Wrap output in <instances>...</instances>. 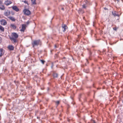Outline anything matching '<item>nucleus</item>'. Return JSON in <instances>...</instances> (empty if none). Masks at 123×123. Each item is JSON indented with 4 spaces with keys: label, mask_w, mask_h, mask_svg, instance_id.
<instances>
[{
    "label": "nucleus",
    "mask_w": 123,
    "mask_h": 123,
    "mask_svg": "<svg viewBox=\"0 0 123 123\" xmlns=\"http://www.w3.org/2000/svg\"><path fill=\"white\" fill-rule=\"evenodd\" d=\"M18 37V35L15 32L12 33L11 36L10 37V39L11 41L13 42V43H15L17 42V39Z\"/></svg>",
    "instance_id": "nucleus-1"
},
{
    "label": "nucleus",
    "mask_w": 123,
    "mask_h": 123,
    "mask_svg": "<svg viewBox=\"0 0 123 123\" xmlns=\"http://www.w3.org/2000/svg\"><path fill=\"white\" fill-rule=\"evenodd\" d=\"M41 43V42L39 40H34L32 43L33 47L35 46H38L39 44L40 45Z\"/></svg>",
    "instance_id": "nucleus-2"
},
{
    "label": "nucleus",
    "mask_w": 123,
    "mask_h": 123,
    "mask_svg": "<svg viewBox=\"0 0 123 123\" xmlns=\"http://www.w3.org/2000/svg\"><path fill=\"white\" fill-rule=\"evenodd\" d=\"M26 25L25 24H23L22 25V27L20 31L23 32H24L26 29Z\"/></svg>",
    "instance_id": "nucleus-3"
},
{
    "label": "nucleus",
    "mask_w": 123,
    "mask_h": 123,
    "mask_svg": "<svg viewBox=\"0 0 123 123\" xmlns=\"http://www.w3.org/2000/svg\"><path fill=\"white\" fill-rule=\"evenodd\" d=\"M24 13L25 15H30L31 13L30 11L26 9H25L24 11Z\"/></svg>",
    "instance_id": "nucleus-4"
},
{
    "label": "nucleus",
    "mask_w": 123,
    "mask_h": 123,
    "mask_svg": "<svg viewBox=\"0 0 123 123\" xmlns=\"http://www.w3.org/2000/svg\"><path fill=\"white\" fill-rule=\"evenodd\" d=\"M12 3V2L11 1L7 0L5 1L4 2V4L6 6L10 5Z\"/></svg>",
    "instance_id": "nucleus-5"
},
{
    "label": "nucleus",
    "mask_w": 123,
    "mask_h": 123,
    "mask_svg": "<svg viewBox=\"0 0 123 123\" xmlns=\"http://www.w3.org/2000/svg\"><path fill=\"white\" fill-rule=\"evenodd\" d=\"M10 14V10H7L5 11L4 12V15L6 16H9Z\"/></svg>",
    "instance_id": "nucleus-6"
},
{
    "label": "nucleus",
    "mask_w": 123,
    "mask_h": 123,
    "mask_svg": "<svg viewBox=\"0 0 123 123\" xmlns=\"http://www.w3.org/2000/svg\"><path fill=\"white\" fill-rule=\"evenodd\" d=\"M12 9L16 12H18L19 11V9L16 6H12Z\"/></svg>",
    "instance_id": "nucleus-7"
},
{
    "label": "nucleus",
    "mask_w": 123,
    "mask_h": 123,
    "mask_svg": "<svg viewBox=\"0 0 123 123\" xmlns=\"http://www.w3.org/2000/svg\"><path fill=\"white\" fill-rule=\"evenodd\" d=\"M1 24L3 25H5L7 24L6 21L4 19H2L0 20Z\"/></svg>",
    "instance_id": "nucleus-8"
},
{
    "label": "nucleus",
    "mask_w": 123,
    "mask_h": 123,
    "mask_svg": "<svg viewBox=\"0 0 123 123\" xmlns=\"http://www.w3.org/2000/svg\"><path fill=\"white\" fill-rule=\"evenodd\" d=\"M4 50L2 48L0 49V57L2 56L4 54Z\"/></svg>",
    "instance_id": "nucleus-9"
},
{
    "label": "nucleus",
    "mask_w": 123,
    "mask_h": 123,
    "mask_svg": "<svg viewBox=\"0 0 123 123\" xmlns=\"http://www.w3.org/2000/svg\"><path fill=\"white\" fill-rule=\"evenodd\" d=\"M62 28L64 29V30H63V32H65L66 30L67 29V26L65 25H62Z\"/></svg>",
    "instance_id": "nucleus-10"
},
{
    "label": "nucleus",
    "mask_w": 123,
    "mask_h": 123,
    "mask_svg": "<svg viewBox=\"0 0 123 123\" xmlns=\"http://www.w3.org/2000/svg\"><path fill=\"white\" fill-rule=\"evenodd\" d=\"M11 27L13 29H15L17 28L16 26L14 24H11L10 25Z\"/></svg>",
    "instance_id": "nucleus-11"
},
{
    "label": "nucleus",
    "mask_w": 123,
    "mask_h": 123,
    "mask_svg": "<svg viewBox=\"0 0 123 123\" xmlns=\"http://www.w3.org/2000/svg\"><path fill=\"white\" fill-rule=\"evenodd\" d=\"M8 48L10 50H13L14 49L13 46L12 45H9L8 47Z\"/></svg>",
    "instance_id": "nucleus-12"
},
{
    "label": "nucleus",
    "mask_w": 123,
    "mask_h": 123,
    "mask_svg": "<svg viewBox=\"0 0 123 123\" xmlns=\"http://www.w3.org/2000/svg\"><path fill=\"white\" fill-rule=\"evenodd\" d=\"M8 17L12 21H14L15 20V19L14 17H11L9 16Z\"/></svg>",
    "instance_id": "nucleus-13"
},
{
    "label": "nucleus",
    "mask_w": 123,
    "mask_h": 123,
    "mask_svg": "<svg viewBox=\"0 0 123 123\" xmlns=\"http://www.w3.org/2000/svg\"><path fill=\"white\" fill-rule=\"evenodd\" d=\"M0 9L2 10H4L5 9V7L3 5H0Z\"/></svg>",
    "instance_id": "nucleus-14"
},
{
    "label": "nucleus",
    "mask_w": 123,
    "mask_h": 123,
    "mask_svg": "<svg viewBox=\"0 0 123 123\" xmlns=\"http://www.w3.org/2000/svg\"><path fill=\"white\" fill-rule=\"evenodd\" d=\"M0 30L2 32H4V28L0 25Z\"/></svg>",
    "instance_id": "nucleus-15"
},
{
    "label": "nucleus",
    "mask_w": 123,
    "mask_h": 123,
    "mask_svg": "<svg viewBox=\"0 0 123 123\" xmlns=\"http://www.w3.org/2000/svg\"><path fill=\"white\" fill-rule=\"evenodd\" d=\"M36 0H31L32 3L33 4H36Z\"/></svg>",
    "instance_id": "nucleus-16"
},
{
    "label": "nucleus",
    "mask_w": 123,
    "mask_h": 123,
    "mask_svg": "<svg viewBox=\"0 0 123 123\" xmlns=\"http://www.w3.org/2000/svg\"><path fill=\"white\" fill-rule=\"evenodd\" d=\"M58 74L56 73H54L53 74V76L54 77H58Z\"/></svg>",
    "instance_id": "nucleus-17"
},
{
    "label": "nucleus",
    "mask_w": 123,
    "mask_h": 123,
    "mask_svg": "<svg viewBox=\"0 0 123 123\" xmlns=\"http://www.w3.org/2000/svg\"><path fill=\"white\" fill-rule=\"evenodd\" d=\"M56 105L57 106L59 104L60 101H57L55 102Z\"/></svg>",
    "instance_id": "nucleus-18"
},
{
    "label": "nucleus",
    "mask_w": 123,
    "mask_h": 123,
    "mask_svg": "<svg viewBox=\"0 0 123 123\" xmlns=\"http://www.w3.org/2000/svg\"><path fill=\"white\" fill-rule=\"evenodd\" d=\"M118 28V27H117L116 26H115V27L113 28V29L114 30L116 31H117V29Z\"/></svg>",
    "instance_id": "nucleus-19"
},
{
    "label": "nucleus",
    "mask_w": 123,
    "mask_h": 123,
    "mask_svg": "<svg viewBox=\"0 0 123 123\" xmlns=\"http://www.w3.org/2000/svg\"><path fill=\"white\" fill-rule=\"evenodd\" d=\"M112 14L114 16H117V15L116 13H115V12H112Z\"/></svg>",
    "instance_id": "nucleus-20"
},
{
    "label": "nucleus",
    "mask_w": 123,
    "mask_h": 123,
    "mask_svg": "<svg viewBox=\"0 0 123 123\" xmlns=\"http://www.w3.org/2000/svg\"><path fill=\"white\" fill-rule=\"evenodd\" d=\"M41 62L43 64H44L45 62V61L43 60H40Z\"/></svg>",
    "instance_id": "nucleus-21"
},
{
    "label": "nucleus",
    "mask_w": 123,
    "mask_h": 123,
    "mask_svg": "<svg viewBox=\"0 0 123 123\" xmlns=\"http://www.w3.org/2000/svg\"><path fill=\"white\" fill-rule=\"evenodd\" d=\"M83 8H85L86 7V5H85L84 4L82 6Z\"/></svg>",
    "instance_id": "nucleus-22"
},
{
    "label": "nucleus",
    "mask_w": 123,
    "mask_h": 123,
    "mask_svg": "<svg viewBox=\"0 0 123 123\" xmlns=\"http://www.w3.org/2000/svg\"><path fill=\"white\" fill-rule=\"evenodd\" d=\"M2 41V38L0 37V43H1Z\"/></svg>",
    "instance_id": "nucleus-23"
},
{
    "label": "nucleus",
    "mask_w": 123,
    "mask_h": 123,
    "mask_svg": "<svg viewBox=\"0 0 123 123\" xmlns=\"http://www.w3.org/2000/svg\"><path fill=\"white\" fill-rule=\"evenodd\" d=\"M55 48H56L57 47H57V46L56 45H55Z\"/></svg>",
    "instance_id": "nucleus-24"
},
{
    "label": "nucleus",
    "mask_w": 123,
    "mask_h": 123,
    "mask_svg": "<svg viewBox=\"0 0 123 123\" xmlns=\"http://www.w3.org/2000/svg\"><path fill=\"white\" fill-rule=\"evenodd\" d=\"M2 1L1 0H0V4H2Z\"/></svg>",
    "instance_id": "nucleus-25"
},
{
    "label": "nucleus",
    "mask_w": 123,
    "mask_h": 123,
    "mask_svg": "<svg viewBox=\"0 0 123 123\" xmlns=\"http://www.w3.org/2000/svg\"><path fill=\"white\" fill-rule=\"evenodd\" d=\"M86 2H87H87H89V0H86Z\"/></svg>",
    "instance_id": "nucleus-26"
},
{
    "label": "nucleus",
    "mask_w": 123,
    "mask_h": 123,
    "mask_svg": "<svg viewBox=\"0 0 123 123\" xmlns=\"http://www.w3.org/2000/svg\"><path fill=\"white\" fill-rule=\"evenodd\" d=\"M104 9L105 10H108V9L107 8H106V7L105 8H104Z\"/></svg>",
    "instance_id": "nucleus-27"
},
{
    "label": "nucleus",
    "mask_w": 123,
    "mask_h": 123,
    "mask_svg": "<svg viewBox=\"0 0 123 123\" xmlns=\"http://www.w3.org/2000/svg\"><path fill=\"white\" fill-rule=\"evenodd\" d=\"M24 2L25 3H26L27 4H28V3H27V1H24Z\"/></svg>",
    "instance_id": "nucleus-28"
},
{
    "label": "nucleus",
    "mask_w": 123,
    "mask_h": 123,
    "mask_svg": "<svg viewBox=\"0 0 123 123\" xmlns=\"http://www.w3.org/2000/svg\"><path fill=\"white\" fill-rule=\"evenodd\" d=\"M62 10H64V8H63V7H62Z\"/></svg>",
    "instance_id": "nucleus-29"
},
{
    "label": "nucleus",
    "mask_w": 123,
    "mask_h": 123,
    "mask_svg": "<svg viewBox=\"0 0 123 123\" xmlns=\"http://www.w3.org/2000/svg\"><path fill=\"white\" fill-rule=\"evenodd\" d=\"M89 72V70H88L87 72H86V73H88Z\"/></svg>",
    "instance_id": "nucleus-30"
},
{
    "label": "nucleus",
    "mask_w": 123,
    "mask_h": 123,
    "mask_svg": "<svg viewBox=\"0 0 123 123\" xmlns=\"http://www.w3.org/2000/svg\"><path fill=\"white\" fill-rule=\"evenodd\" d=\"M29 23L28 22H27V24H28Z\"/></svg>",
    "instance_id": "nucleus-31"
},
{
    "label": "nucleus",
    "mask_w": 123,
    "mask_h": 123,
    "mask_svg": "<svg viewBox=\"0 0 123 123\" xmlns=\"http://www.w3.org/2000/svg\"><path fill=\"white\" fill-rule=\"evenodd\" d=\"M117 0L118 1V0Z\"/></svg>",
    "instance_id": "nucleus-32"
},
{
    "label": "nucleus",
    "mask_w": 123,
    "mask_h": 123,
    "mask_svg": "<svg viewBox=\"0 0 123 123\" xmlns=\"http://www.w3.org/2000/svg\"><path fill=\"white\" fill-rule=\"evenodd\" d=\"M117 0L118 1V0Z\"/></svg>",
    "instance_id": "nucleus-33"
},
{
    "label": "nucleus",
    "mask_w": 123,
    "mask_h": 123,
    "mask_svg": "<svg viewBox=\"0 0 123 123\" xmlns=\"http://www.w3.org/2000/svg\"><path fill=\"white\" fill-rule=\"evenodd\" d=\"M117 0L118 1V0Z\"/></svg>",
    "instance_id": "nucleus-34"
}]
</instances>
